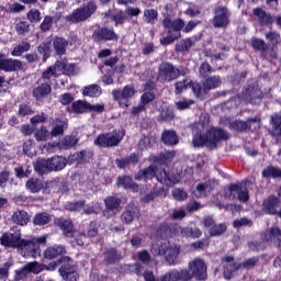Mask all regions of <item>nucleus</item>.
<instances>
[{
	"mask_svg": "<svg viewBox=\"0 0 281 281\" xmlns=\"http://www.w3.org/2000/svg\"><path fill=\"white\" fill-rule=\"evenodd\" d=\"M47 238H49V235L23 239L21 228L19 226H12L10 232H4L0 236V245L2 247H10L11 249H20L24 252V256H30L31 258H41V247H47Z\"/></svg>",
	"mask_w": 281,
	"mask_h": 281,
	"instance_id": "obj_1",
	"label": "nucleus"
},
{
	"mask_svg": "<svg viewBox=\"0 0 281 281\" xmlns=\"http://www.w3.org/2000/svg\"><path fill=\"white\" fill-rule=\"evenodd\" d=\"M223 85L221 76H209L202 79V83L198 81H192L190 79H183L175 83V93L176 95H181L182 91H188L191 89L200 100H205V95L214 89H218Z\"/></svg>",
	"mask_w": 281,
	"mask_h": 281,
	"instance_id": "obj_2",
	"label": "nucleus"
},
{
	"mask_svg": "<svg viewBox=\"0 0 281 281\" xmlns=\"http://www.w3.org/2000/svg\"><path fill=\"white\" fill-rule=\"evenodd\" d=\"M196 25L199 24L192 20L186 24V21L181 18L172 19L170 15H166L162 20V27L167 35L160 38V45L165 47L172 45L182 37L181 32L190 34Z\"/></svg>",
	"mask_w": 281,
	"mask_h": 281,
	"instance_id": "obj_3",
	"label": "nucleus"
},
{
	"mask_svg": "<svg viewBox=\"0 0 281 281\" xmlns=\"http://www.w3.org/2000/svg\"><path fill=\"white\" fill-rule=\"evenodd\" d=\"M229 134L221 127H211L205 134L198 132L193 136L192 144L194 148H217L220 142H227Z\"/></svg>",
	"mask_w": 281,
	"mask_h": 281,
	"instance_id": "obj_4",
	"label": "nucleus"
},
{
	"mask_svg": "<svg viewBox=\"0 0 281 281\" xmlns=\"http://www.w3.org/2000/svg\"><path fill=\"white\" fill-rule=\"evenodd\" d=\"M153 179H156L158 183H161L162 186H168L169 188H172L177 183V178L175 175L170 173V171H167L166 169H159L157 170V167L155 165H150L147 168L139 169L135 175L136 181H153Z\"/></svg>",
	"mask_w": 281,
	"mask_h": 281,
	"instance_id": "obj_5",
	"label": "nucleus"
},
{
	"mask_svg": "<svg viewBox=\"0 0 281 281\" xmlns=\"http://www.w3.org/2000/svg\"><path fill=\"white\" fill-rule=\"evenodd\" d=\"M58 265H60L58 271L61 279L65 281H78L80 273H78V266L74 263V259L70 257H61L57 261H52L46 265L47 271H56Z\"/></svg>",
	"mask_w": 281,
	"mask_h": 281,
	"instance_id": "obj_6",
	"label": "nucleus"
},
{
	"mask_svg": "<svg viewBox=\"0 0 281 281\" xmlns=\"http://www.w3.org/2000/svg\"><path fill=\"white\" fill-rule=\"evenodd\" d=\"M188 74H190V69L187 67L180 66L177 68V66L170 61H162L158 66L157 79L164 83L172 82L177 80V78H181V76H188Z\"/></svg>",
	"mask_w": 281,
	"mask_h": 281,
	"instance_id": "obj_7",
	"label": "nucleus"
},
{
	"mask_svg": "<svg viewBox=\"0 0 281 281\" xmlns=\"http://www.w3.org/2000/svg\"><path fill=\"white\" fill-rule=\"evenodd\" d=\"M186 281H205L207 280V263L201 258H195L188 263V268H182Z\"/></svg>",
	"mask_w": 281,
	"mask_h": 281,
	"instance_id": "obj_8",
	"label": "nucleus"
},
{
	"mask_svg": "<svg viewBox=\"0 0 281 281\" xmlns=\"http://www.w3.org/2000/svg\"><path fill=\"white\" fill-rule=\"evenodd\" d=\"M98 4L90 1L87 5L75 9L70 14L66 16L68 23H85L88 19H91L92 14H95Z\"/></svg>",
	"mask_w": 281,
	"mask_h": 281,
	"instance_id": "obj_9",
	"label": "nucleus"
},
{
	"mask_svg": "<svg viewBox=\"0 0 281 281\" xmlns=\"http://www.w3.org/2000/svg\"><path fill=\"white\" fill-rule=\"evenodd\" d=\"M124 139V134H121L116 130L113 133H101L94 139V146H99V148H115V146H120V143Z\"/></svg>",
	"mask_w": 281,
	"mask_h": 281,
	"instance_id": "obj_10",
	"label": "nucleus"
},
{
	"mask_svg": "<svg viewBox=\"0 0 281 281\" xmlns=\"http://www.w3.org/2000/svg\"><path fill=\"white\" fill-rule=\"evenodd\" d=\"M213 18L211 20V23L215 30H226V27H229V23L232 21L229 18L232 16V12H229V9L224 5H217L213 9Z\"/></svg>",
	"mask_w": 281,
	"mask_h": 281,
	"instance_id": "obj_11",
	"label": "nucleus"
},
{
	"mask_svg": "<svg viewBox=\"0 0 281 281\" xmlns=\"http://www.w3.org/2000/svg\"><path fill=\"white\" fill-rule=\"evenodd\" d=\"M133 95H135V86L133 85H126L123 89L112 90V100L119 102L120 109H128Z\"/></svg>",
	"mask_w": 281,
	"mask_h": 281,
	"instance_id": "obj_12",
	"label": "nucleus"
},
{
	"mask_svg": "<svg viewBox=\"0 0 281 281\" xmlns=\"http://www.w3.org/2000/svg\"><path fill=\"white\" fill-rule=\"evenodd\" d=\"M262 98H265L262 90L254 83L247 85L240 93V100L246 102V104H251L252 106L260 104L262 102Z\"/></svg>",
	"mask_w": 281,
	"mask_h": 281,
	"instance_id": "obj_13",
	"label": "nucleus"
},
{
	"mask_svg": "<svg viewBox=\"0 0 281 281\" xmlns=\"http://www.w3.org/2000/svg\"><path fill=\"white\" fill-rule=\"evenodd\" d=\"M92 40L94 43L117 42L120 41V35H117L113 26L98 25L92 33Z\"/></svg>",
	"mask_w": 281,
	"mask_h": 281,
	"instance_id": "obj_14",
	"label": "nucleus"
},
{
	"mask_svg": "<svg viewBox=\"0 0 281 281\" xmlns=\"http://www.w3.org/2000/svg\"><path fill=\"white\" fill-rule=\"evenodd\" d=\"M0 71H5L7 74L25 71V65L20 59L8 58L5 54L0 53Z\"/></svg>",
	"mask_w": 281,
	"mask_h": 281,
	"instance_id": "obj_15",
	"label": "nucleus"
},
{
	"mask_svg": "<svg viewBox=\"0 0 281 281\" xmlns=\"http://www.w3.org/2000/svg\"><path fill=\"white\" fill-rule=\"evenodd\" d=\"M281 204V191L278 192V195L270 194L267 199L262 201V212L268 214V216H277L278 207Z\"/></svg>",
	"mask_w": 281,
	"mask_h": 281,
	"instance_id": "obj_16",
	"label": "nucleus"
},
{
	"mask_svg": "<svg viewBox=\"0 0 281 281\" xmlns=\"http://www.w3.org/2000/svg\"><path fill=\"white\" fill-rule=\"evenodd\" d=\"M104 210L102 212L105 218H113L120 212L122 205V199L109 195L104 199Z\"/></svg>",
	"mask_w": 281,
	"mask_h": 281,
	"instance_id": "obj_17",
	"label": "nucleus"
},
{
	"mask_svg": "<svg viewBox=\"0 0 281 281\" xmlns=\"http://www.w3.org/2000/svg\"><path fill=\"white\" fill-rule=\"evenodd\" d=\"M139 216H142V210H139V206L135 204H128L125 206L120 218L123 225H132L133 221H139Z\"/></svg>",
	"mask_w": 281,
	"mask_h": 281,
	"instance_id": "obj_18",
	"label": "nucleus"
},
{
	"mask_svg": "<svg viewBox=\"0 0 281 281\" xmlns=\"http://www.w3.org/2000/svg\"><path fill=\"white\" fill-rule=\"evenodd\" d=\"M179 229H181V226L177 224L162 223L157 228L156 236L157 238H160V240H168V238L177 236Z\"/></svg>",
	"mask_w": 281,
	"mask_h": 281,
	"instance_id": "obj_19",
	"label": "nucleus"
},
{
	"mask_svg": "<svg viewBox=\"0 0 281 281\" xmlns=\"http://www.w3.org/2000/svg\"><path fill=\"white\" fill-rule=\"evenodd\" d=\"M67 254V248L64 245L54 244L53 246H47L42 255L43 261L56 260L57 258H64Z\"/></svg>",
	"mask_w": 281,
	"mask_h": 281,
	"instance_id": "obj_20",
	"label": "nucleus"
},
{
	"mask_svg": "<svg viewBox=\"0 0 281 281\" xmlns=\"http://www.w3.org/2000/svg\"><path fill=\"white\" fill-rule=\"evenodd\" d=\"M229 199H238L241 203H247L249 201V191L243 190V183H231L228 186Z\"/></svg>",
	"mask_w": 281,
	"mask_h": 281,
	"instance_id": "obj_21",
	"label": "nucleus"
},
{
	"mask_svg": "<svg viewBox=\"0 0 281 281\" xmlns=\"http://www.w3.org/2000/svg\"><path fill=\"white\" fill-rule=\"evenodd\" d=\"M55 227L61 229L66 238H74L76 236V226L71 220H65V217H57L54 220Z\"/></svg>",
	"mask_w": 281,
	"mask_h": 281,
	"instance_id": "obj_22",
	"label": "nucleus"
},
{
	"mask_svg": "<svg viewBox=\"0 0 281 281\" xmlns=\"http://www.w3.org/2000/svg\"><path fill=\"white\" fill-rule=\"evenodd\" d=\"M48 95H52V82L49 81L38 83L37 87L32 90V97L36 102H43Z\"/></svg>",
	"mask_w": 281,
	"mask_h": 281,
	"instance_id": "obj_23",
	"label": "nucleus"
},
{
	"mask_svg": "<svg viewBox=\"0 0 281 281\" xmlns=\"http://www.w3.org/2000/svg\"><path fill=\"white\" fill-rule=\"evenodd\" d=\"M252 14L254 16H256L259 25H261V27H271V25H273V15H271V13L265 11L262 8L257 7L255 9H252Z\"/></svg>",
	"mask_w": 281,
	"mask_h": 281,
	"instance_id": "obj_24",
	"label": "nucleus"
},
{
	"mask_svg": "<svg viewBox=\"0 0 281 281\" xmlns=\"http://www.w3.org/2000/svg\"><path fill=\"white\" fill-rule=\"evenodd\" d=\"M175 157H177V151L166 150V151H161L157 156H153L151 161L157 166H168V164L172 162V159H175Z\"/></svg>",
	"mask_w": 281,
	"mask_h": 281,
	"instance_id": "obj_25",
	"label": "nucleus"
},
{
	"mask_svg": "<svg viewBox=\"0 0 281 281\" xmlns=\"http://www.w3.org/2000/svg\"><path fill=\"white\" fill-rule=\"evenodd\" d=\"M52 44L56 56H65L67 54V47H69V41L67 38L55 36L52 38Z\"/></svg>",
	"mask_w": 281,
	"mask_h": 281,
	"instance_id": "obj_26",
	"label": "nucleus"
},
{
	"mask_svg": "<svg viewBox=\"0 0 281 281\" xmlns=\"http://www.w3.org/2000/svg\"><path fill=\"white\" fill-rule=\"evenodd\" d=\"M49 172H60L67 168V158L63 156H53L47 158Z\"/></svg>",
	"mask_w": 281,
	"mask_h": 281,
	"instance_id": "obj_27",
	"label": "nucleus"
},
{
	"mask_svg": "<svg viewBox=\"0 0 281 281\" xmlns=\"http://www.w3.org/2000/svg\"><path fill=\"white\" fill-rule=\"evenodd\" d=\"M117 188L131 190L132 192H139V184L133 181L131 176H119L116 180Z\"/></svg>",
	"mask_w": 281,
	"mask_h": 281,
	"instance_id": "obj_28",
	"label": "nucleus"
},
{
	"mask_svg": "<svg viewBox=\"0 0 281 281\" xmlns=\"http://www.w3.org/2000/svg\"><path fill=\"white\" fill-rule=\"evenodd\" d=\"M103 262L109 265H115L122 260V252L117 251V248H108L103 251Z\"/></svg>",
	"mask_w": 281,
	"mask_h": 281,
	"instance_id": "obj_29",
	"label": "nucleus"
},
{
	"mask_svg": "<svg viewBox=\"0 0 281 281\" xmlns=\"http://www.w3.org/2000/svg\"><path fill=\"white\" fill-rule=\"evenodd\" d=\"M105 19H110V21L114 22L115 27H119V25H124V21L126 20V13L122 11V9H115L113 10H108L104 13Z\"/></svg>",
	"mask_w": 281,
	"mask_h": 281,
	"instance_id": "obj_30",
	"label": "nucleus"
},
{
	"mask_svg": "<svg viewBox=\"0 0 281 281\" xmlns=\"http://www.w3.org/2000/svg\"><path fill=\"white\" fill-rule=\"evenodd\" d=\"M259 122V116H255L247 119V121H235L233 122L232 127L234 128V131H237V133H245V131L251 130V124H256Z\"/></svg>",
	"mask_w": 281,
	"mask_h": 281,
	"instance_id": "obj_31",
	"label": "nucleus"
},
{
	"mask_svg": "<svg viewBox=\"0 0 281 281\" xmlns=\"http://www.w3.org/2000/svg\"><path fill=\"white\" fill-rule=\"evenodd\" d=\"M158 281H186L183 276V269H170L169 271L162 273Z\"/></svg>",
	"mask_w": 281,
	"mask_h": 281,
	"instance_id": "obj_32",
	"label": "nucleus"
},
{
	"mask_svg": "<svg viewBox=\"0 0 281 281\" xmlns=\"http://www.w3.org/2000/svg\"><path fill=\"white\" fill-rule=\"evenodd\" d=\"M160 142L165 146H177L179 144V135L175 130H165L161 133Z\"/></svg>",
	"mask_w": 281,
	"mask_h": 281,
	"instance_id": "obj_33",
	"label": "nucleus"
},
{
	"mask_svg": "<svg viewBox=\"0 0 281 281\" xmlns=\"http://www.w3.org/2000/svg\"><path fill=\"white\" fill-rule=\"evenodd\" d=\"M181 254V248L179 246H167L162 249V256H165L169 265H177V258Z\"/></svg>",
	"mask_w": 281,
	"mask_h": 281,
	"instance_id": "obj_34",
	"label": "nucleus"
},
{
	"mask_svg": "<svg viewBox=\"0 0 281 281\" xmlns=\"http://www.w3.org/2000/svg\"><path fill=\"white\" fill-rule=\"evenodd\" d=\"M53 128L50 131V136L52 137H59V135H65V130L69 124L67 121L63 120L61 117H55L53 120Z\"/></svg>",
	"mask_w": 281,
	"mask_h": 281,
	"instance_id": "obj_35",
	"label": "nucleus"
},
{
	"mask_svg": "<svg viewBox=\"0 0 281 281\" xmlns=\"http://www.w3.org/2000/svg\"><path fill=\"white\" fill-rule=\"evenodd\" d=\"M45 188L43 180L40 178L32 177L25 182V190L31 194H38Z\"/></svg>",
	"mask_w": 281,
	"mask_h": 281,
	"instance_id": "obj_36",
	"label": "nucleus"
},
{
	"mask_svg": "<svg viewBox=\"0 0 281 281\" xmlns=\"http://www.w3.org/2000/svg\"><path fill=\"white\" fill-rule=\"evenodd\" d=\"M194 45L195 42L192 40V37H186L176 44L175 52L176 54H188V52H190Z\"/></svg>",
	"mask_w": 281,
	"mask_h": 281,
	"instance_id": "obj_37",
	"label": "nucleus"
},
{
	"mask_svg": "<svg viewBox=\"0 0 281 281\" xmlns=\"http://www.w3.org/2000/svg\"><path fill=\"white\" fill-rule=\"evenodd\" d=\"M261 177L262 179H281V168L269 165L262 169Z\"/></svg>",
	"mask_w": 281,
	"mask_h": 281,
	"instance_id": "obj_38",
	"label": "nucleus"
},
{
	"mask_svg": "<svg viewBox=\"0 0 281 281\" xmlns=\"http://www.w3.org/2000/svg\"><path fill=\"white\" fill-rule=\"evenodd\" d=\"M34 171L40 176L43 177L45 175H49V162L45 158H38L34 162Z\"/></svg>",
	"mask_w": 281,
	"mask_h": 281,
	"instance_id": "obj_39",
	"label": "nucleus"
},
{
	"mask_svg": "<svg viewBox=\"0 0 281 281\" xmlns=\"http://www.w3.org/2000/svg\"><path fill=\"white\" fill-rule=\"evenodd\" d=\"M52 223V215L47 212L36 213L33 217V225L37 227H43Z\"/></svg>",
	"mask_w": 281,
	"mask_h": 281,
	"instance_id": "obj_40",
	"label": "nucleus"
},
{
	"mask_svg": "<svg viewBox=\"0 0 281 281\" xmlns=\"http://www.w3.org/2000/svg\"><path fill=\"white\" fill-rule=\"evenodd\" d=\"M143 21L148 25H155L159 21V11L157 9H145Z\"/></svg>",
	"mask_w": 281,
	"mask_h": 281,
	"instance_id": "obj_41",
	"label": "nucleus"
},
{
	"mask_svg": "<svg viewBox=\"0 0 281 281\" xmlns=\"http://www.w3.org/2000/svg\"><path fill=\"white\" fill-rule=\"evenodd\" d=\"M12 221L15 225H21V227H25L30 223V215L23 211H15L12 215Z\"/></svg>",
	"mask_w": 281,
	"mask_h": 281,
	"instance_id": "obj_42",
	"label": "nucleus"
},
{
	"mask_svg": "<svg viewBox=\"0 0 281 281\" xmlns=\"http://www.w3.org/2000/svg\"><path fill=\"white\" fill-rule=\"evenodd\" d=\"M270 124L272 126V136L281 137V115L272 114L270 116Z\"/></svg>",
	"mask_w": 281,
	"mask_h": 281,
	"instance_id": "obj_43",
	"label": "nucleus"
},
{
	"mask_svg": "<svg viewBox=\"0 0 281 281\" xmlns=\"http://www.w3.org/2000/svg\"><path fill=\"white\" fill-rule=\"evenodd\" d=\"M250 45L255 52H260L261 54H267V50L269 49V45H267V42L262 38L252 37L250 41Z\"/></svg>",
	"mask_w": 281,
	"mask_h": 281,
	"instance_id": "obj_44",
	"label": "nucleus"
},
{
	"mask_svg": "<svg viewBox=\"0 0 281 281\" xmlns=\"http://www.w3.org/2000/svg\"><path fill=\"white\" fill-rule=\"evenodd\" d=\"M240 270V263H225L223 269V277L225 280H232L234 272Z\"/></svg>",
	"mask_w": 281,
	"mask_h": 281,
	"instance_id": "obj_45",
	"label": "nucleus"
},
{
	"mask_svg": "<svg viewBox=\"0 0 281 281\" xmlns=\"http://www.w3.org/2000/svg\"><path fill=\"white\" fill-rule=\"evenodd\" d=\"M175 120V110L168 106H164L158 115V122H172Z\"/></svg>",
	"mask_w": 281,
	"mask_h": 281,
	"instance_id": "obj_46",
	"label": "nucleus"
},
{
	"mask_svg": "<svg viewBox=\"0 0 281 281\" xmlns=\"http://www.w3.org/2000/svg\"><path fill=\"white\" fill-rule=\"evenodd\" d=\"M31 48L32 45L29 42H22L19 45L14 46V48L11 50V56H23V54H25V52H30Z\"/></svg>",
	"mask_w": 281,
	"mask_h": 281,
	"instance_id": "obj_47",
	"label": "nucleus"
},
{
	"mask_svg": "<svg viewBox=\"0 0 281 281\" xmlns=\"http://www.w3.org/2000/svg\"><path fill=\"white\" fill-rule=\"evenodd\" d=\"M37 52L43 56V61L52 56V42H43L37 46Z\"/></svg>",
	"mask_w": 281,
	"mask_h": 281,
	"instance_id": "obj_48",
	"label": "nucleus"
},
{
	"mask_svg": "<svg viewBox=\"0 0 281 281\" xmlns=\"http://www.w3.org/2000/svg\"><path fill=\"white\" fill-rule=\"evenodd\" d=\"M71 109L74 113H77V115H81L82 113H88L89 102L77 100L72 103Z\"/></svg>",
	"mask_w": 281,
	"mask_h": 281,
	"instance_id": "obj_49",
	"label": "nucleus"
},
{
	"mask_svg": "<svg viewBox=\"0 0 281 281\" xmlns=\"http://www.w3.org/2000/svg\"><path fill=\"white\" fill-rule=\"evenodd\" d=\"M258 262H260V257L258 256L245 259L244 261L239 262V269H246L249 271V269H255L258 266Z\"/></svg>",
	"mask_w": 281,
	"mask_h": 281,
	"instance_id": "obj_50",
	"label": "nucleus"
},
{
	"mask_svg": "<svg viewBox=\"0 0 281 281\" xmlns=\"http://www.w3.org/2000/svg\"><path fill=\"white\" fill-rule=\"evenodd\" d=\"M227 232V225L225 223L215 224L209 229V235L214 238L216 236H223Z\"/></svg>",
	"mask_w": 281,
	"mask_h": 281,
	"instance_id": "obj_51",
	"label": "nucleus"
},
{
	"mask_svg": "<svg viewBox=\"0 0 281 281\" xmlns=\"http://www.w3.org/2000/svg\"><path fill=\"white\" fill-rule=\"evenodd\" d=\"M269 240L277 243L278 247H281V229L278 226H272L268 231Z\"/></svg>",
	"mask_w": 281,
	"mask_h": 281,
	"instance_id": "obj_52",
	"label": "nucleus"
},
{
	"mask_svg": "<svg viewBox=\"0 0 281 281\" xmlns=\"http://www.w3.org/2000/svg\"><path fill=\"white\" fill-rule=\"evenodd\" d=\"M102 93V88L98 85H90L83 89L82 94L88 95L89 98H98Z\"/></svg>",
	"mask_w": 281,
	"mask_h": 281,
	"instance_id": "obj_53",
	"label": "nucleus"
},
{
	"mask_svg": "<svg viewBox=\"0 0 281 281\" xmlns=\"http://www.w3.org/2000/svg\"><path fill=\"white\" fill-rule=\"evenodd\" d=\"M78 144V137L74 135H67L61 139V146L65 150L74 148Z\"/></svg>",
	"mask_w": 281,
	"mask_h": 281,
	"instance_id": "obj_54",
	"label": "nucleus"
},
{
	"mask_svg": "<svg viewBox=\"0 0 281 281\" xmlns=\"http://www.w3.org/2000/svg\"><path fill=\"white\" fill-rule=\"evenodd\" d=\"M15 177L16 179H27L30 175H32V170L30 169V166L23 167V165H19L14 168Z\"/></svg>",
	"mask_w": 281,
	"mask_h": 281,
	"instance_id": "obj_55",
	"label": "nucleus"
},
{
	"mask_svg": "<svg viewBox=\"0 0 281 281\" xmlns=\"http://www.w3.org/2000/svg\"><path fill=\"white\" fill-rule=\"evenodd\" d=\"M27 115H34V110L30 103H21L18 110L19 117H27Z\"/></svg>",
	"mask_w": 281,
	"mask_h": 281,
	"instance_id": "obj_56",
	"label": "nucleus"
},
{
	"mask_svg": "<svg viewBox=\"0 0 281 281\" xmlns=\"http://www.w3.org/2000/svg\"><path fill=\"white\" fill-rule=\"evenodd\" d=\"M26 19L30 23H41L43 18L41 16V11L38 9H31L26 13Z\"/></svg>",
	"mask_w": 281,
	"mask_h": 281,
	"instance_id": "obj_57",
	"label": "nucleus"
},
{
	"mask_svg": "<svg viewBox=\"0 0 281 281\" xmlns=\"http://www.w3.org/2000/svg\"><path fill=\"white\" fill-rule=\"evenodd\" d=\"M54 25V18L52 15H45L44 20L40 24L41 32H49Z\"/></svg>",
	"mask_w": 281,
	"mask_h": 281,
	"instance_id": "obj_58",
	"label": "nucleus"
},
{
	"mask_svg": "<svg viewBox=\"0 0 281 281\" xmlns=\"http://www.w3.org/2000/svg\"><path fill=\"white\" fill-rule=\"evenodd\" d=\"M15 32L19 36H25L30 32V23L27 21H20L15 24Z\"/></svg>",
	"mask_w": 281,
	"mask_h": 281,
	"instance_id": "obj_59",
	"label": "nucleus"
},
{
	"mask_svg": "<svg viewBox=\"0 0 281 281\" xmlns=\"http://www.w3.org/2000/svg\"><path fill=\"white\" fill-rule=\"evenodd\" d=\"M86 203H87V200L68 202L67 210H69L70 212H80V210H82V207H85Z\"/></svg>",
	"mask_w": 281,
	"mask_h": 281,
	"instance_id": "obj_60",
	"label": "nucleus"
},
{
	"mask_svg": "<svg viewBox=\"0 0 281 281\" xmlns=\"http://www.w3.org/2000/svg\"><path fill=\"white\" fill-rule=\"evenodd\" d=\"M49 119V115L47 113L42 112L41 114H36L31 117L30 122L33 126H36V124H45L47 120Z\"/></svg>",
	"mask_w": 281,
	"mask_h": 281,
	"instance_id": "obj_61",
	"label": "nucleus"
},
{
	"mask_svg": "<svg viewBox=\"0 0 281 281\" xmlns=\"http://www.w3.org/2000/svg\"><path fill=\"white\" fill-rule=\"evenodd\" d=\"M199 74H200V78H207L210 76V74H212V66L210 65V63L204 61L200 65L199 68Z\"/></svg>",
	"mask_w": 281,
	"mask_h": 281,
	"instance_id": "obj_62",
	"label": "nucleus"
},
{
	"mask_svg": "<svg viewBox=\"0 0 281 281\" xmlns=\"http://www.w3.org/2000/svg\"><path fill=\"white\" fill-rule=\"evenodd\" d=\"M266 38L273 45V47H277L278 43H280V33L276 31H269L266 33Z\"/></svg>",
	"mask_w": 281,
	"mask_h": 281,
	"instance_id": "obj_63",
	"label": "nucleus"
},
{
	"mask_svg": "<svg viewBox=\"0 0 281 281\" xmlns=\"http://www.w3.org/2000/svg\"><path fill=\"white\" fill-rule=\"evenodd\" d=\"M155 100V92H144L140 95V103L145 106Z\"/></svg>",
	"mask_w": 281,
	"mask_h": 281,
	"instance_id": "obj_64",
	"label": "nucleus"
}]
</instances>
